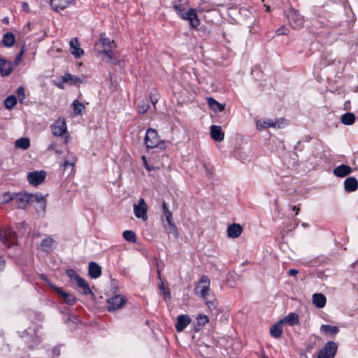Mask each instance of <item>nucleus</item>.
<instances>
[{"mask_svg": "<svg viewBox=\"0 0 358 358\" xmlns=\"http://www.w3.org/2000/svg\"><path fill=\"white\" fill-rule=\"evenodd\" d=\"M15 41V36L10 32L5 34L2 38L3 45H14Z\"/></svg>", "mask_w": 358, "mask_h": 358, "instance_id": "c9c22d12", "label": "nucleus"}, {"mask_svg": "<svg viewBox=\"0 0 358 358\" xmlns=\"http://www.w3.org/2000/svg\"><path fill=\"white\" fill-rule=\"evenodd\" d=\"M30 194L27 192L14 193V200L19 208H24L30 202Z\"/></svg>", "mask_w": 358, "mask_h": 358, "instance_id": "ddd939ff", "label": "nucleus"}, {"mask_svg": "<svg viewBox=\"0 0 358 358\" xmlns=\"http://www.w3.org/2000/svg\"><path fill=\"white\" fill-rule=\"evenodd\" d=\"M159 288L163 292V291H165L166 290L165 288H164V286L163 285L162 282H161L159 285Z\"/></svg>", "mask_w": 358, "mask_h": 358, "instance_id": "052dcab7", "label": "nucleus"}, {"mask_svg": "<svg viewBox=\"0 0 358 358\" xmlns=\"http://www.w3.org/2000/svg\"><path fill=\"white\" fill-rule=\"evenodd\" d=\"M24 52V50L22 48L20 53L18 54V55L17 56V57L15 58V64L16 66L19 65L20 63L21 62L22 59V56H23V54Z\"/></svg>", "mask_w": 358, "mask_h": 358, "instance_id": "09e8293b", "label": "nucleus"}, {"mask_svg": "<svg viewBox=\"0 0 358 358\" xmlns=\"http://www.w3.org/2000/svg\"><path fill=\"white\" fill-rule=\"evenodd\" d=\"M41 279L44 282H45V283L49 287H50L51 288L55 289V292L61 296V298L64 300V301L66 304L72 306V305H73L76 303V297L73 294L67 293V292L63 291L62 289L60 288V287H55L54 285H52L50 282V281L48 279V278L46 276L43 275H41Z\"/></svg>", "mask_w": 358, "mask_h": 358, "instance_id": "20e7f679", "label": "nucleus"}, {"mask_svg": "<svg viewBox=\"0 0 358 358\" xmlns=\"http://www.w3.org/2000/svg\"><path fill=\"white\" fill-rule=\"evenodd\" d=\"M203 299L209 309L214 310L216 308V301L213 295L209 294L208 296Z\"/></svg>", "mask_w": 358, "mask_h": 358, "instance_id": "58836bf2", "label": "nucleus"}, {"mask_svg": "<svg viewBox=\"0 0 358 358\" xmlns=\"http://www.w3.org/2000/svg\"><path fill=\"white\" fill-rule=\"evenodd\" d=\"M196 321L198 325L203 326L208 322L209 320L207 315L201 314L197 316Z\"/></svg>", "mask_w": 358, "mask_h": 358, "instance_id": "79ce46f5", "label": "nucleus"}, {"mask_svg": "<svg viewBox=\"0 0 358 358\" xmlns=\"http://www.w3.org/2000/svg\"><path fill=\"white\" fill-rule=\"evenodd\" d=\"M72 106L73 107V113L75 116L80 115L85 108L84 104L80 103L77 100L73 101Z\"/></svg>", "mask_w": 358, "mask_h": 358, "instance_id": "f704fd0d", "label": "nucleus"}, {"mask_svg": "<svg viewBox=\"0 0 358 358\" xmlns=\"http://www.w3.org/2000/svg\"><path fill=\"white\" fill-rule=\"evenodd\" d=\"M150 168H155L154 170H157L159 169L158 166H150Z\"/></svg>", "mask_w": 358, "mask_h": 358, "instance_id": "e2e57ef3", "label": "nucleus"}, {"mask_svg": "<svg viewBox=\"0 0 358 358\" xmlns=\"http://www.w3.org/2000/svg\"><path fill=\"white\" fill-rule=\"evenodd\" d=\"M48 150H52V151H55V153L59 154V155H60V154L62 153V151H61V150H58V149L57 148V145H56L55 143H51V144L48 146Z\"/></svg>", "mask_w": 358, "mask_h": 358, "instance_id": "603ef678", "label": "nucleus"}, {"mask_svg": "<svg viewBox=\"0 0 358 358\" xmlns=\"http://www.w3.org/2000/svg\"><path fill=\"white\" fill-rule=\"evenodd\" d=\"M166 141L161 140L157 132L153 129H148L144 138V143L147 149L159 148L165 149L166 148Z\"/></svg>", "mask_w": 358, "mask_h": 358, "instance_id": "f03ea898", "label": "nucleus"}, {"mask_svg": "<svg viewBox=\"0 0 358 358\" xmlns=\"http://www.w3.org/2000/svg\"><path fill=\"white\" fill-rule=\"evenodd\" d=\"M133 209L137 218L141 219L143 221L148 220V205L143 199H139L138 203H134Z\"/></svg>", "mask_w": 358, "mask_h": 358, "instance_id": "1a4fd4ad", "label": "nucleus"}, {"mask_svg": "<svg viewBox=\"0 0 358 358\" xmlns=\"http://www.w3.org/2000/svg\"><path fill=\"white\" fill-rule=\"evenodd\" d=\"M99 43L101 45H110L112 43H114L115 41L107 37L105 34H103L100 36Z\"/></svg>", "mask_w": 358, "mask_h": 358, "instance_id": "37998d69", "label": "nucleus"}, {"mask_svg": "<svg viewBox=\"0 0 358 358\" xmlns=\"http://www.w3.org/2000/svg\"><path fill=\"white\" fill-rule=\"evenodd\" d=\"M266 358H268V357H266Z\"/></svg>", "mask_w": 358, "mask_h": 358, "instance_id": "774afa93", "label": "nucleus"}, {"mask_svg": "<svg viewBox=\"0 0 358 358\" xmlns=\"http://www.w3.org/2000/svg\"><path fill=\"white\" fill-rule=\"evenodd\" d=\"M327 299L325 296L321 293H316L313 295V303L318 308L325 306Z\"/></svg>", "mask_w": 358, "mask_h": 358, "instance_id": "5701e85b", "label": "nucleus"}, {"mask_svg": "<svg viewBox=\"0 0 358 358\" xmlns=\"http://www.w3.org/2000/svg\"><path fill=\"white\" fill-rule=\"evenodd\" d=\"M210 284L209 278L206 275H203L195 288L196 293L199 294L202 298L208 296L210 292Z\"/></svg>", "mask_w": 358, "mask_h": 358, "instance_id": "0eeeda50", "label": "nucleus"}, {"mask_svg": "<svg viewBox=\"0 0 358 358\" xmlns=\"http://www.w3.org/2000/svg\"><path fill=\"white\" fill-rule=\"evenodd\" d=\"M287 124V120L284 118H262L256 122V127L258 130H263L268 128L281 129L284 128Z\"/></svg>", "mask_w": 358, "mask_h": 358, "instance_id": "7ed1b4c3", "label": "nucleus"}, {"mask_svg": "<svg viewBox=\"0 0 358 358\" xmlns=\"http://www.w3.org/2000/svg\"><path fill=\"white\" fill-rule=\"evenodd\" d=\"M70 52L76 58L80 57L84 54L83 50L79 46H70Z\"/></svg>", "mask_w": 358, "mask_h": 358, "instance_id": "ea45409f", "label": "nucleus"}, {"mask_svg": "<svg viewBox=\"0 0 358 358\" xmlns=\"http://www.w3.org/2000/svg\"><path fill=\"white\" fill-rule=\"evenodd\" d=\"M164 296L165 299H170V292L169 290L163 291Z\"/></svg>", "mask_w": 358, "mask_h": 358, "instance_id": "4d7b16f0", "label": "nucleus"}, {"mask_svg": "<svg viewBox=\"0 0 358 358\" xmlns=\"http://www.w3.org/2000/svg\"><path fill=\"white\" fill-rule=\"evenodd\" d=\"M30 25H31L30 24H27V26H28V27H29V28Z\"/></svg>", "mask_w": 358, "mask_h": 358, "instance_id": "338daca9", "label": "nucleus"}, {"mask_svg": "<svg viewBox=\"0 0 358 358\" xmlns=\"http://www.w3.org/2000/svg\"><path fill=\"white\" fill-rule=\"evenodd\" d=\"M164 215L166 218L167 223H171V222H173L172 213L170 210H166V212H164Z\"/></svg>", "mask_w": 358, "mask_h": 358, "instance_id": "3c124183", "label": "nucleus"}, {"mask_svg": "<svg viewBox=\"0 0 358 358\" xmlns=\"http://www.w3.org/2000/svg\"><path fill=\"white\" fill-rule=\"evenodd\" d=\"M37 203L38 210L44 212L46 208V199L41 193H36L30 194L29 204Z\"/></svg>", "mask_w": 358, "mask_h": 358, "instance_id": "4468645a", "label": "nucleus"}, {"mask_svg": "<svg viewBox=\"0 0 358 358\" xmlns=\"http://www.w3.org/2000/svg\"><path fill=\"white\" fill-rule=\"evenodd\" d=\"M287 19L289 21V25L292 29H299L303 27L304 25V18L299 11L291 8L287 13Z\"/></svg>", "mask_w": 358, "mask_h": 358, "instance_id": "39448f33", "label": "nucleus"}, {"mask_svg": "<svg viewBox=\"0 0 358 358\" xmlns=\"http://www.w3.org/2000/svg\"><path fill=\"white\" fill-rule=\"evenodd\" d=\"M22 8H24V10H27V12L29 11V5H28L27 3L23 2L22 3Z\"/></svg>", "mask_w": 358, "mask_h": 358, "instance_id": "13d9d810", "label": "nucleus"}, {"mask_svg": "<svg viewBox=\"0 0 358 358\" xmlns=\"http://www.w3.org/2000/svg\"><path fill=\"white\" fill-rule=\"evenodd\" d=\"M16 103L17 99L14 95L8 96L4 101V106L8 110L13 108Z\"/></svg>", "mask_w": 358, "mask_h": 358, "instance_id": "72a5a7b5", "label": "nucleus"}, {"mask_svg": "<svg viewBox=\"0 0 358 358\" xmlns=\"http://www.w3.org/2000/svg\"><path fill=\"white\" fill-rule=\"evenodd\" d=\"M162 208H163V213L166 212V210H169L165 202H163Z\"/></svg>", "mask_w": 358, "mask_h": 358, "instance_id": "bf43d9fd", "label": "nucleus"}, {"mask_svg": "<svg viewBox=\"0 0 358 358\" xmlns=\"http://www.w3.org/2000/svg\"><path fill=\"white\" fill-rule=\"evenodd\" d=\"M266 11H267V12L270 11V7L269 6H266Z\"/></svg>", "mask_w": 358, "mask_h": 358, "instance_id": "0e129e2a", "label": "nucleus"}, {"mask_svg": "<svg viewBox=\"0 0 358 358\" xmlns=\"http://www.w3.org/2000/svg\"><path fill=\"white\" fill-rule=\"evenodd\" d=\"M69 45H78V38L77 37H73L69 41Z\"/></svg>", "mask_w": 358, "mask_h": 358, "instance_id": "6e6d98bb", "label": "nucleus"}, {"mask_svg": "<svg viewBox=\"0 0 358 358\" xmlns=\"http://www.w3.org/2000/svg\"><path fill=\"white\" fill-rule=\"evenodd\" d=\"M168 228L167 230L169 233L173 234L176 237H178V233L176 228V226L174 224L173 222H171V223H168Z\"/></svg>", "mask_w": 358, "mask_h": 358, "instance_id": "c03bdc74", "label": "nucleus"}, {"mask_svg": "<svg viewBox=\"0 0 358 358\" xmlns=\"http://www.w3.org/2000/svg\"><path fill=\"white\" fill-rule=\"evenodd\" d=\"M337 351V345L333 341H329L320 350L318 358H334Z\"/></svg>", "mask_w": 358, "mask_h": 358, "instance_id": "9d476101", "label": "nucleus"}, {"mask_svg": "<svg viewBox=\"0 0 358 358\" xmlns=\"http://www.w3.org/2000/svg\"><path fill=\"white\" fill-rule=\"evenodd\" d=\"M13 70V65L10 61L0 59V74L6 76L10 74Z\"/></svg>", "mask_w": 358, "mask_h": 358, "instance_id": "dca6fc26", "label": "nucleus"}, {"mask_svg": "<svg viewBox=\"0 0 358 358\" xmlns=\"http://www.w3.org/2000/svg\"><path fill=\"white\" fill-rule=\"evenodd\" d=\"M17 94L18 96V99H19L20 101L22 102L24 101V99H25V94H24V88L22 87H20L19 88H17Z\"/></svg>", "mask_w": 358, "mask_h": 358, "instance_id": "de8ad7c7", "label": "nucleus"}, {"mask_svg": "<svg viewBox=\"0 0 358 358\" xmlns=\"http://www.w3.org/2000/svg\"><path fill=\"white\" fill-rule=\"evenodd\" d=\"M3 260L2 259L1 257H0V270H1L3 267Z\"/></svg>", "mask_w": 358, "mask_h": 358, "instance_id": "680f3d73", "label": "nucleus"}, {"mask_svg": "<svg viewBox=\"0 0 358 358\" xmlns=\"http://www.w3.org/2000/svg\"><path fill=\"white\" fill-rule=\"evenodd\" d=\"M142 159L143 162V165L148 171H152L155 169V168H150V165L148 163L145 156H142Z\"/></svg>", "mask_w": 358, "mask_h": 358, "instance_id": "864d4df0", "label": "nucleus"}, {"mask_svg": "<svg viewBox=\"0 0 358 358\" xmlns=\"http://www.w3.org/2000/svg\"><path fill=\"white\" fill-rule=\"evenodd\" d=\"M320 331L324 334L335 335L338 333L339 329L336 326L322 324Z\"/></svg>", "mask_w": 358, "mask_h": 358, "instance_id": "c756f323", "label": "nucleus"}, {"mask_svg": "<svg viewBox=\"0 0 358 358\" xmlns=\"http://www.w3.org/2000/svg\"><path fill=\"white\" fill-rule=\"evenodd\" d=\"M77 162V157L73 155L72 153L69 154L64 159V162L62 164V167L64 170L68 169L69 167H71L73 169L75 164Z\"/></svg>", "mask_w": 358, "mask_h": 358, "instance_id": "bb28decb", "label": "nucleus"}, {"mask_svg": "<svg viewBox=\"0 0 358 358\" xmlns=\"http://www.w3.org/2000/svg\"><path fill=\"white\" fill-rule=\"evenodd\" d=\"M289 32V30L287 27L285 26H282L279 29H278L275 31L276 35L280 36V35H287Z\"/></svg>", "mask_w": 358, "mask_h": 358, "instance_id": "a18cd8bd", "label": "nucleus"}, {"mask_svg": "<svg viewBox=\"0 0 358 358\" xmlns=\"http://www.w3.org/2000/svg\"><path fill=\"white\" fill-rule=\"evenodd\" d=\"M15 147L22 149V150H27L29 148L30 145V141L29 139L27 138H21L19 139H17L15 142Z\"/></svg>", "mask_w": 358, "mask_h": 358, "instance_id": "7c9ffc66", "label": "nucleus"}, {"mask_svg": "<svg viewBox=\"0 0 358 358\" xmlns=\"http://www.w3.org/2000/svg\"><path fill=\"white\" fill-rule=\"evenodd\" d=\"M95 52L106 62H110L116 58V54L112 51L110 46H96Z\"/></svg>", "mask_w": 358, "mask_h": 358, "instance_id": "423d86ee", "label": "nucleus"}, {"mask_svg": "<svg viewBox=\"0 0 358 358\" xmlns=\"http://www.w3.org/2000/svg\"><path fill=\"white\" fill-rule=\"evenodd\" d=\"M72 2L73 0H51L50 5L53 10L59 11L67 8Z\"/></svg>", "mask_w": 358, "mask_h": 358, "instance_id": "f3484780", "label": "nucleus"}, {"mask_svg": "<svg viewBox=\"0 0 358 358\" xmlns=\"http://www.w3.org/2000/svg\"><path fill=\"white\" fill-rule=\"evenodd\" d=\"M280 322L283 324H287L289 325H294L299 322V317L298 315L294 313H291L287 316H285Z\"/></svg>", "mask_w": 358, "mask_h": 358, "instance_id": "a878e982", "label": "nucleus"}, {"mask_svg": "<svg viewBox=\"0 0 358 358\" xmlns=\"http://www.w3.org/2000/svg\"><path fill=\"white\" fill-rule=\"evenodd\" d=\"M66 275L70 278L71 281L76 282L78 281V279L81 278L76 273V271L73 269H68L66 271Z\"/></svg>", "mask_w": 358, "mask_h": 358, "instance_id": "a19ab883", "label": "nucleus"}, {"mask_svg": "<svg viewBox=\"0 0 358 358\" xmlns=\"http://www.w3.org/2000/svg\"><path fill=\"white\" fill-rule=\"evenodd\" d=\"M355 121V116L352 113H346L341 117V122L345 125H351Z\"/></svg>", "mask_w": 358, "mask_h": 358, "instance_id": "2f4dec72", "label": "nucleus"}, {"mask_svg": "<svg viewBox=\"0 0 358 358\" xmlns=\"http://www.w3.org/2000/svg\"><path fill=\"white\" fill-rule=\"evenodd\" d=\"M126 303V299L120 294L115 295L107 299V309L108 311H115L122 308Z\"/></svg>", "mask_w": 358, "mask_h": 358, "instance_id": "6e6552de", "label": "nucleus"}, {"mask_svg": "<svg viewBox=\"0 0 358 358\" xmlns=\"http://www.w3.org/2000/svg\"><path fill=\"white\" fill-rule=\"evenodd\" d=\"M159 94L157 92L151 93L150 94V100L153 105H155L158 101Z\"/></svg>", "mask_w": 358, "mask_h": 358, "instance_id": "8fccbe9b", "label": "nucleus"}, {"mask_svg": "<svg viewBox=\"0 0 358 358\" xmlns=\"http://www.w3.org/2000/svg\"><path fill=\"white\" fill-rule=\"evenodd\" d=\"M122 236L124 238L131 243H134L136 241V234L131 230H126L123 232Z\"/></svg>", "mask_w": 358, "mask_h": 358, "instance_id": "4c0bfd02", "label": "nucleus"}, {"mask_svg": "<svg viewBox=\"0 0 358 358\" xmlns=\"http://www.w3.org/2000/svg\"><path fill=\"white\" fill-rule=\"evenodd\" d=\"M150 106L147 102L143 101L139 106H138V110L139 112L141 113H145L148 111L149 109Z\"/></svg>", "mask_w": 358, "mask_h": 358, "instance_id": "49530a36", "label": "nucleus"}, {"mask_svg": "<svg viewBox=\"0 0 358 358\" xmlns=\"http://www.w3.org/2000/svg\"><path fill=\"white\" fill-rule=\"evenodd\" d=\"M243 231L242 227L238 224H232L227 227V234L230 238H238Z\"/></svg>", "mask_w": 358, "mask_h": 358, "instance_id": "a211bd4d", "label": "nucleus"}, {"mask_svg": "<svg viewBox=\"0 0 358 358\" xmlns=\"http://www.w3.org/2000/svg\"><path fill=\"white\" fill-rule=\"evenodd\" d=\"M173 8L182 20L189 22L191 27L196 28L199 25V20L195 9L187 10L186 5L181 0L173 1Z\"/></svg>", "mask_w": 358, "mask_h": 358, "instance_id": "f257e3e1", "label": "nucleus"}, {"mask_svg": "<svg viewBox=\"0 0 358 358\" xmlns=\"http://www.w3.org/2000/svg\"><path fill=\"white\" fill-rule=\"evenodd\" d=\"M89 275L92 278H97L101 274V267L95 262H90L88 267Z\"/></svg>", "mask_w": 358, "mask_h": 358, "instance_id": "b1692460", "label": "nucleus"}, {"mask_svg": "<svg viewBox=\"0 0 358 358\" xmlns=\"http://www.w3.org/2000/svg\"><path fill=\"white\" fill-rule=\"evenodd\" d=\"M334 174L337 177L343 178L352 172V168L345 164H341L334 169Z\"/></svg>", "mask_w": 358, "mask_h": 358, "instance_id": "6ab92c4d", "label": "nucleus"}, {"mask_svg": "<svg viewBox=\"0 0 358 358\" xmlns=\"http://www.w3.org/2000/svg\"><path fill=\"white\" fill-rule=\"evenodd\" d=\"M12 200H14V193L6 192L0 194V203H6Z\"/></svg>", "mask_w": 358, "mask_h": 358, "instance_id": "e433bc0d", "label": "nucleus"}, {"mask_svg": "<svg viewBox=\"0 0 358 358\" xmlns=\"http://www.w3.org/2000/svg\"><path fill=\"white\" fill-rule=\"evenodd\" d=\"M62 80L65 83H67L70 85H79L83 82V80L76 76L71 75L70 73H65L62 77Z\"/></svg>", "mask_w": 358, "mask_h": 358, "instance_id": "393cba45", "label": "nucleus"}, {"mask_svg": "<svg viewBox=\"0 0 358 358\" xmlns=\"http://www.w3.org/2000/svg\"><path fill=\"white\" fill-rule=\"evenodd\" d=\"M211 137L216 141L220 142L224 139V134L220 126L213 125L210 127Z\"/></svg>", "mask_w": 358, "mask_h": 358, "instance_id": "aec40b11", "label": "nucleus"}, {"mask_svg": "<svg viewBox=\"0 0 358 358\" xmlns=\"http://www.w3.org/2000/svg\"><path fill=\"white\" fill-rule=\"evenodd\" d=\"M57 52H60V49H59V48H57Z\"/></svg>", "mask_w": 358, "mask_h": 358, "instance_id": "69168bd1", "label": "nucleus"}, {"mask_svg": "<svg viewBox=\"0 0 358 358\" xmlns=\"http://www.w3.org/2000/svg\"><path fill=\"white\" fill-rule=\"evenodd\" d=\"M207 103L209 107L215 112L222 111L224 108V105L220 103L215 99L211 97L207 98Z\"/></svg>", "mask_w": 358, "mask_h": 358, "instance_id": "c85d7f7f", "label": "nucleus"}, {"mask_svg": "<svg viewBox=\"0 0 358 358\" xmlns=\"http://www.w3.org/2000/svg\"><path fill=\"white\" fill-rule=\"evenodd\" d=\"M282 323L280 321L273 325L270 329L271 335L275 338H280L282 332Z\"/></svg>", "mask_w": 358, "mask_h": 358, "instance_id": "cd10ccee", "label": "nucleus"}, {"mask_svg": "<svg viewBox=\"0 0 358 358\" xmlns=\"http://www.w3.org/2000/svg\"><path fill=\"white\" fill-rule=\"evenodd\" d=\"M288 273L291 276H295L299 273V271L295 268H291L289 270Z\"/></svg>", "mask_w": 358, "mask_h": 358, "instance_id": "5fc2aeb1", "label": "nucleus"}, {"mask_svg": "<svg viewBox=\"0 0 358 358\" xmlns=\"http://www.w3.org/2000/svg\"><path fill=\"white\" fill-rule=\"evenodd\" d=\"M46 177V172L44 171H36L29 172L27 174V180L29 184L36 186L42 183Z\"/></svg>", "mask_w": 358, "mask_h": 358, "instance_id": "f8f14e48", "label": "nucleus"}, {"mask_svg": "<svg viewBox=\"0 0 358 358\" xmlns=\"http://www.w3.org/2000/svg\"><path fill=\"white\" fill-rule=\"evenodd\" d=\"M55 243V241L52 237H46L42 240L40 248L46 252H50L53 249Z\"/></svg>", "mask_w": 358, "mask_h": 358, "instance_id": "412c9836", "label": "nucleus"}, {"mask_svg": "<svg viewBox=\"0 0 358 358\" xmlns=\"http://www.w3.org/2000/svg\"><path fill=\"white\" fill-rule=\"evenodd\" d=\"M344 187L347 192H355L358 188V181L354 177H349L344 181Z\"/></svg>", "mask_w": 358, "mask_h": 358, "instance_id": "4be33fe9", "label": "nucleus"}, {"mask_svg": "<svg viewBox=\"0 0 358 358\" xmlns=\"http://www.w3.org/2000/svg\"><path fill=\"white\" fill-rule=\"evenodd\" d=\"M191 322V319L187 315H180L177 317L176 329L178 332H181Z\"/></svg>", "mask_w": 358, "mask_h": 358, "instance_id": "2eb2a0df", "label": "nucleus"}, {"mask_svg": "<svg viewBox=\"0 0 358 358\" xmlns=\"http://www.w3.org/2000/svg\"><path fill=\"white\" fill-rule=\"evenodd\" d=\"M55 136H62L67 132V126L64 118H58L50 127Z\"/></svg>", "mask_w": 358, "mask_h": 358, "instance_id": "9b49d317", "label": "nucleus"}, {"mask_svg": "<svg viewBox=\"0 0 358 358\" xmlns=\"http://www.w3.org/2000/svg\"><path fill=\"white\" fill-rule=\"evenodd\" d=\"M78 287L82 289L83 293L85 295L92 294V291L87 284V282L83 278L78 279L76 282Z\"/></svg>", "mask_w": 358, "mask_h": 358, "instance_id": "473e14b6", "label": "nucleus"}]
</instances>
